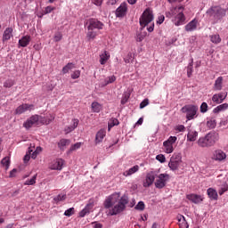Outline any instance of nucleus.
I'll use <instances>...</instances> for the list:
<instances>
[{
	"instance_id": "1",
	"label": "nucleus",
	"mask_w": 228,
	"mask_h": 228,
	"mask_svg": "<svg viewBox=\"0 0 228 228\" xmlns=\"http://www.w3.org/2000/svg\"><path fill=\"white\" fill-rule=\"evenodd\" d=\"M129 204V197L124 194L120 197V192H114L105 199L103 206L105 209H109L110 216H115L124 213L126 206Z\"/></svg>"
},
{
	"instance_id": "2",
	"label": "nucleus",
	"mask_w": 228,
	"mask_h": 228,
	"mask_svg": "<svg viewBox=\"0 0 228 228\" xmlns=\"http://www.w3.org/2000/svg\"><path fill=\"white\" fill-rule=\"evenodd\" d=\"M227 14V11L221 6L214 5L208 8L206 12L207 17L213 20L214 24H217V22H222V20Z\"/></svg>"
},
{
	"instance_id": "3",
	"label": "nucleus",
	"mask_w": 228,
	"mask_h": 228,
	"mask_svg": "<svg viewBox=\"0 0 228 228\" xmlns=\"http://www.w3.org/2000/svg\"><path fill=\"white\" fill-rule=\"evenodd\" d=\"M139 22L142 28H146L147 26V31L152 33L154 31V13L152 12V9L147 8L142 12Z\"/></svg>"
},
{
	"instance_id": "4",
	"label": "nucleus",
	"mask_w": 228,
	"mask_h": 228,
	"mask_svg": "<svg viewBox=\"0 0 228 228\" xmlns=\"http://www.w3.org/2000/svg\"><path fill=\"white\" fill-rule=\"evenodd\" d=\"M218 142V134L208 133L204 137H200L198 140L199 147H213Z\"/></svg>"
},
{
	"instance_id": "5",
	"label": "nucleus",
	"mask_w": 228,
	"mask_h": 228,
	"mask_svg": "<svg viewBox=\"0 0 228 228\" xmlns=\"http://www.w3.org/2000/svg\"><path fill=\"white\" fill-rule=\"evenodd\" d=\"M182 113H186L187 120H193V118H197V113L199 111V107L197 105H185L181 110Z\"/></svg>"
},
{
	"instance_id": "6",
	"label": "nucleus",
	"mask_w": 228,
	"mask_h": 228,
	"mask_svg": "<svg viewBox=\"0 0 228 228\" xmlns=\"http://www.w3.org/2000/svg\"><path fill=\"white\" fill-rule=\"evenodd\" d=\"M175 11L178 13L172 20L173 24H175V26H183L184 22H186V16H184V13H183V12H184V6L180 5L175 8Z\"/></svg>"
},
{
	"instance_id": "7",
	"label": "nucleus",
	"mask_w": 228,
	"mask_h": 228,
	"mask_svg": "<svg viewBox=\"0 0 228 228\" xmlns=\"http://www.w3.org/2000/svg\"><path fill=\"white\" fill-rule=\"evenodd\" d=\"M182 163H183V157H181V154H174L170 159L168 167L170 170H172L173 172H175V170H179V167H181Z\"/></svg>"
},
{
	"instance_id": "8",
	"label": "nucleus",
	"mask_w": 228,
	"mask_h": 228,
	"mask_svg": "<svg viewBox=\"0 0 228 228\" xmlns=\"http://www.w3.org/2000/svg\"><path fill=\"white\" fill-rule=\"evenodd\" d=\"M170 180V175L168 174H160L157 176L155 181V187L158 190H163L167 186V183Z\"/></svg>"
},
{
	"instance_id": "9",
	"label": "nucleus",
	"mask_w": 228,
	"mask_h": 228,
	"mask_svg": "<svg viewBox=\"0 0 228 228\" xmlns=\"http://www.w3.org/2000/svg\"><path fill=\"white\" fill-rule=\"evenodd\" d=\"M176 142V136H169L168 139L163 142L164 152H166V154H172V152H174V143Z\"/></svg>"
},
{
	"instance_id": "10",
	"label": "nucleus",
	"mask_w": 228,
	"mask_h": 228,
	"mask_svg": "<svg viewBox=\"0 0 228 228\" xmlns=\"http://www.w3.org/2000/svg\"><path fill=\"white\" fill-rule=\"evenodd\" d=\"M156 172L151 171L146 174V177L142 183V185L144 188H150V186H152L154 184V181H156Z\"/></svg>"
},
{
	"instance_id": "11",
	"label": "nucleus",
	"mask_w": 228,
	"mask_h": 228,
	"mask_svg": "<svg viewBox=\"0 0 228 228\" xmlns=\"http://www.w3.org/2000/svg\"><path fill=\"white\" fill-rule=\"evenodd\" d=\"M86 26H87V29H102V28L104 27V24H102V22L99 21L96 19H89L86 21Z\"/></svg>"
},
{
	"instance_id": "12",
	"label": "nucleus",
	"mask_w": 228,
	"mask_h": 228,
	"mask_svg": "<svg viewBox=\"0 0 228 228\" xmlns=\"http://www.w3.org/2000/svg\"><path fill=\"white\" fill-rule=\"evenodd\" d=\"M32 110H35V105L24 103L17 107L15 113L16 115H22V113H26V111H31Z\"/></svg>"
},
{
	"instance_id": "13",
	"label": "nucleus",
	"mask_w": 228,
	"mask_h": 228,
	"mask_svg": "<svg viewBox=\"0 0 228 228\" xmlns=\"http://www.w3.org/2000/svg\"><path fill=\"white\" fill-rule=\"evenodd\" d=\"M198 27L199 20H197V18H194L192 20L185 25L184 29L185 31H187V33H191L192 31L197 30Z\"/></svg>"
},
{
	"instance_id": "14",
	"label": "nucleus",
	"mask_w": 228,
	"mask_h": 228,
	"mask_svg": "<svg viewBox=\"0 0 228 228\" xmlns=\"http://www.w3.org/2000/svg\"><path fill=\"white\" fill-rule=\"evenodd\" d=\"M225 99H227V93H219L212 96V101L216 102V104H222Z\"/></svg>"
},
{
	"instance_id": "15",
	"label": "nucleus",
	"mask_w": 228,
	"mask_h": 228,
	"mask_svg": "<svg viewBox=\"0 0 228 228\" xmlns=\"http://www.w3.org/2000/svg\"><path fill=\"white\" fill-rule=\"evenodd\" d=\"M63 159H57L50 164L51 170H61L63 168Z\"/></svg>"
},
{
	"instance_id": "16",
	"label": "nucleus",
	"mask_w": 228,
	"mask_h": 228,
	"mask_svg": "<svg viewBox=\"0 0 228 228\" xmlns=\"http://www.w3.org/2000/svg\"><path fill=\"white\" fill-rule=\"evenodd\" d=\"M39 118L38 115H34L32 117H30L24 124V127L26 129H29L30 127H33V126H35V124H37V122H38Z\"/></svg>"
},
{
	"instance_id": "17",
	"label": "nucleus",
	"mask_w": 228,
	"mask_h": 228,
	"mask_svg": "<svg viewBox=\"0 0 228 228\" xmlns=\"http://www.w3.org/2000/svg\"><path fill=\"white\" fill-rule=\"evenodd\" d=\"M187 131V142H195L199 136V132L193 128H188Z\"/></svg>"
},
{
	"instance_id": "18",
	"label": "nucleus",
	"mask_w": 228,
	"mask_h": 228,
	"mask_svg": "<svg viewBox=\"0 0 228 228\" xmlns=\"http://www.w3.org/2000/svg\"><path fill=\"white\" fill-rule=\"evenodd\" d=\"M127 13V4L122 3L120 6L116 10V17H124Z\"/></svg>"
},
{
	"instance_id": "19",
	"label": "nucleus",
	"mask_w": 228,
	"mask_h": 228,
	"mask_svg": "<svg viewBox=\"0 0 228 228\" xmlns=\"http://www.w3.org/2000/svg\"><path fill=\"white\" fill-rule=\"evenodd\" d=\"M187 199L193 202V204H200L204 200V198L199 194H188Z\"/></svg>"
},
{
	"instance_id": "20",
	"label": "nucleus",
	"mask_w": 228,
	"mask_h": 228,
	"mask_svg": "<svg viewBox=\"0 0 228 228\" xmlns=\"http://www.w3.org/2000/svg\"><path fill=\"white\" fill-rule=\"evenodd\" d=\"M176 220L178 222V225L180 228H189L190 225L188 224V222H186V217L184 216L178 214L176 216Z\"/></svg>"
},
{
	"instance_id": "21",
	"label": "nucleus",
	"mask_w": 228,
	"mask_h": 228,
	"mask_svg": "<svg viewBox=\"0 0 228 228\" xmlns=\"http://www.w3.org/2000/svg\"><path fill=\"white\" fill-rule=\"evenodd\" d=\"M79 126V119H72V125H69L64 128L65 134H69V133H72L76 127Z\"/></svg>"
},
{
	"instance_id": "22",
	"label": "nucleus",
	"mask_w": 228,
	"mask_h": 228,
	"mask_svg": "<svg viewBox=\"0 0 228 228\" xmlns=\"http://www.w3.org/2000/svg\"><path fill=\"white\" fill-rule=\"evenodd\" d=\"M225 158H227V155H225V152L222 150H217L214 153V159H216V161H223Z\"/></svg>"
},
{
	"instance_id": "23",
	"label": "nucleus",
	"mask_w": 228,
	"mask_h": 228,
	"mask_svg": "<svg viewBox=\"0 0 228 228\" xmlns=\"http://www.w3.org/2000/svg\"><path fill=\"white\" fill-rule=\"evenodd\" d=\"M138 170H140V167L134 166V167H130L128 170L124 171L123 175H124V177H131V175H133V174H136V172H138Z\"/></svg>"
},
{
	"instance_id": "24",
	"label": "nucleus",
	"mask_w": 228,
	"mask_h": 228,
	"mask_svg": "<svg viewBox=\"0 0 228 228\" xmlns=\"http://www.w3.org/2000/svg\"><path fill=\"white\" fill-rule=\"evenodd\" d=\"M29 42H31L30 36H24L19 40L20 47H28L29 45Z\"/></svg>"
},
{
	"instance_id": "25",
	"label": "nucleus",
	"mask_w": 228,
	"mask_h": 228,
	"mask_svg": "<svg viewBox=\"0 0 228 228\" xmlns=\"http://www.w3.org/2000/svg\"><path fill=\"white\" fill-rule=\"evenodd\" d=\"M106 136V130L101 129L100 131L97 132L96 136H95V142L96 143H101L103 140L104 137Z\"/></svg>"
},
{
	"instance_id": "26",
	"label": "nucleus",
	"mask_w": 228,
	"mask_h": 228,
	"mask_svg": "<svg viewBox=\"0 0 228 228\" xmlns=\"http://www.w3.org/2000/svg\"><path fill=\"white\" fill-rule=\"evenodd\" d=\"M207 193L211 200H218V192L213 188H208Z\"/></svg>"
},
{
	"instance_id": "27",
	"label": "nucleus",
	"mask_w": 228,
	"mask_h": 228,
	"mask_svg": "<svg viewBox=\"0 0 228 228\" xmlns=\"http://www.w3.org/2000/svg\"><path fill=\"white\" fill-rule=\"evenodd\" d=\"M13 28H7L3 35V40L4 42H6L7 40H10V38H12V37H13Z\"/></svg>"
},
{
	"instance_id": "28",
	"label": "nucleus",
	"mask_w": 228,
	"mask_h": 228,
	"mask_svg": "<svg viewBox=\"0 0 228 228\" xmlns=\"http://www.w3.org/2000/svg\"><path fill=\"white\" fill-rule=\"evenodd\" d=\"M108 60H110V53L104 51V53L100 54V63H101V65H106Z\"/></svg>"
},
{
	"instance_id": "29",
	"label": "nucleus",
	"mask_w": 228,
	"mask_h": 228,
	"mask_svg": "<svg viewBox=\"0 0 228 228\" xmlns=\"http://www.w3.org/2000/svg\"><path fill=\"white\" fill-rule=\"evenodd\" d=\"M67 145H70V140L69 139H61L58 142V147L61 151H65V147H67Z\"/></svg>"
},
{
	"instance_id": "30",
	"label": "nucleus",
	"mask_w": 228,
	"mask_h": 228,
	"mask_svg": "<svg viewBox=\"0 0 228 228\" xmlns=\"http://www.w3.org/2000/svg\"><path fill=\"white\" fill-rule=\"evenodd\" d=\"M92 208H94L93 204H87L86 206V208L84 209H82L81 212L79 213V216L81 218H84V216H86V215H88V213H90V209H92Z\"/></svg>"
},
{
	"instance_id": "31",
	"label": "nucleus",
	"mask_w": 228,
	"mask_h": 228,
	"mask_svg": "<svg viewBox=\"0 0 228 228\" xmlns=\"http://www.w3.org/2000/svg\"><path fill=\"white\" fill-rule=\"evenodd\" d=\"M224 82V77H219L216 79L214 84V90L220 91L222 90V83Z\"/></svg>"
},
{
	"instance_id": "32",
	"label": "nucleus",
	"mask_w": 228,
	"mask_h": 228,
	"mask_svg": "<svg viewBox=\"0 0 228 228\" xmlns=\"http://www.w3.org/2000/svg\"><path fill=\"white\" fill-rule=\"evenodd\" d=\"M91 108H92L94 113H100L101 110H102V105H101V103H99L97 102H94L91 104Z\"/></svg>"
},
{
	"instance_id": "33",
	"label": "nucleus",
	"mask_w": 228,
	"mask_h": 228,
	"mask_svg": "<svg viewBox=\"0 0 228 228\" xmlns=\"http://www.w3.org/2000/svg\"><path fill=\"white\" fill-rule=\"evenodd\" d=\"M225 110H228V103L218 105L213 110V113H220V111H225Z\"/></svg>"
},
{
	"instance_id": "34",
	"label": "nucleus",
	"mask_w": 228,
	"mask_h": 228,
	"mask_svg": "<svg viewBox=\"0 0 228 228\" xmlns=\"http://www.w3.org/2000/svg\"><path fill=\"white\" fill-rule=\"evenodd\" d=\"M186 131V126L184 125H176L174 126L175 134H179V133H184Z\"/></svg>"
},
{
	"instance_id": "35",
	"label": "nucleus",
	"mask_w": 228,
	"mask_h": 228,
	"mask_svg": "<svg viewBox=\"0 0 228 228\" xmlns=\"http://www.w3.org/2000/svg\"><path fill=\"white\" fill-rule=\"evenodd\" d=\"M95 37H97V31L92 30V29H87L86 33V38L87 40H95Z\"/></svg>"
},
{
	"instance_id": "36",
	"label": "nucleus",
	"mask_w": 228,
	"mask_h": 228,
	"mask_svg": "<svg viewBox=\"0 0 228 228\" xmlns=\"http://www.w3.org/2000/svg\"><path fill=\"white\" fill-rule=\"evenodd\" d=\"M72 69H76V65L72 62H69L62 68V74H68L69 70H72Z\"/></svg>"
},
{
	"instance_id": "37",
	"label": "nucleus",
	"mask_w": 228,
	"mask_h": 228,
	"mask_svg": "<svg viewBox=\"0 0 228 228\" xmlns=\"http://www.w3.org/2000/svg\"><path fill=\"white\" fill-rule=\"evenodd\" d=\"M37 183V175H33V177L28 178L25 181V186H33Z\"/></svg>"
},
{
	"instance_id": "38",
	"label": "nucleus",
	"mask_w": 228,
	"mask_h": 228,
	"mask_svg": "<svg viewBox=\"0 0 228 228\" xmlns=\"http://www.w3.org/2000/svg\"><path fill=\"white\" fill-rule=\"evenodd\" d=\"M1 164L3 165V167H5V170H8L10 168V158L9 157H5L1 160Z\"/></svg>"
},
{
	"instance_id": "39",
	"label": "nucleus",
	"mask_w": 228,
	"mask_h": 228,
	"mask_svg": "<svg viewBox=\"0 0 228 228\" xmlns=\"http://www.w3.org/2000/svg\"><path fill=\"white\" fill-rule=\"evenodd\" d=\"M115 81H117V77H115L114 75L108 77L104 80L105 82L104 86H106L107 85H111V83H115Z\"/></svg>"
},
{
	"instance_id": "40",
	"label": "nucleus",
	"mask_w": 228,
	"mask_h": 228,
	"mask_svg": "<svg viewBox=\"0 0 228 228\" xmlns=\"http://www.w3.org/2000/svg\"><path fill=\"white\" fill-rule=\"evenodd\" d=\"M193 74V61H191L187 66V77H191Z\"/></svg>"
},
{
	"instance_id": "41",
	"label": "nucleus",
	"mask_w": 228,
	"mask_h": 228,
	"mask_svg": "<svg viewBox=\"0 0 228 228\" xmlns=\"http://www.w3.org/2000/svg\"><path fill=\"white\" fill-rule=\"evenodd\" d=\"M210 40L213 44H220V42H222V39L218 34L212 35Z\"/></svg>"
},
{
	"instance_id": "42",
	"label": "nucleus",
	"mask_w": 228,
	"mask_h": 228,
	"mask_svg": "<svg viewBox=\"0 0 228 228\" xmlns=\"http://www.w3.org/2000/svg\"><path fill=\"white\" fill-rule=\"evenodd\" d=\"M134 209H136V211H143L145 209V203L143 201H139L134 207Z\"/></svg>"
},
{
	"instance_id": "43",
	"label": "nucleus",
	"mask_w": 228,
	"mask_h": 228,
	"mask_svg": "<svg viewBox=\"0 0 228 228\" xmlns=\"http://www.w3.org/2000/svg\"><path fill=\"white\" fill-rule=\"evenodd\" d=\"M65 199H67V195L61 193L57 195L53 200H55V202H61V200H65Z\"/></svg>"
},
{
	"instance_id": "44",
	"label": "nucleus",
	"mask_w": 228,
	"mask_h": 228,
	"mask_svg": "<svg viewBox=\"0 0 228 228\" xmlns=\"http://www.w3.org/2000/svg\"><path fill=\"white\" fill-rule=\"evenodd\" d=\"M145 37H147V32L145 31L137 34V37H136L137 42H143V38H145Z\"/></svg>"
},
{
	"instance_id": "45",
	"label": "nucleus",
	"mask_w": 228,
	"mask_h": 228,
	"mask_svg": "<svg viewBox=\"0 0 228 228\" xmlns=\"http://www.w3.org/2000/svg\"><path fill=\"white\" fill-rule=\"evenodd\" d=\"M15 85V82L12 79H8L4 83V88H12Z\"/></svg>"
},
{
	"instance_id": "46",
	"label": "nucleus",
	"mask_w": 228,
	"mask_h": 228,
	"mask_svg": "<svg viewBox=\"0 0 228 228\" xmlns=\"http://www.w3.org/2000/svg\"><path fill=\"white\" fill-rule=\"evenodd\" d=\"M77 149H81V142H77L69 148V152H74V151H77Z\"/></svg>"
},
{
	"instance_id": "47",
	"label": "nucleus",
	"mask_w": 228,
	"mask_h": 228,
	"mask_svg": "<svg viewBox=\"0 0 228 228\" xmlns=\"http://www.w3.org/2000/svg\"><path fill=\"white\" fill-rule=\"evenodd\" d=\"M207 126H208V127H211V129H214V127H216V120H215V118H210L207 122Z\"/></svg>"
},
{
	"instance_id": "48",
	"label": "nucleus",
	"mask_w": 228,
	"mask_h": 228,
	"mask_svg": "<svg viewBox=\"0 0 228 228\" xmlns=\"http://www.w3.org/2000/svg\"><path fill=\"white\" fill-rule=\"evenodd\" d=\"M41 151H42V147H40V146L37 147L36 151H33V153L31 154L32 159H36L37 157L38 156V153Z\"/></svg>"
},
{
	"instance_id": "49",
	"label": "nucleus",
	"mask_w": 228,
	"mask_h": 228,
	"mask_svg": "<svg viewBox=\"0 0 228 228\" xmlns=\"http://www.w3.org/2000/svg\"><path fill=\"white\" fill-rule=\"evenodd\" d=\"M81 76V70L77 69L73 71L71 74V79H79V77Z\"/></svg>"
},
{
	"instance_id": "50",
	"label": "nucleus",
	"mask_w": 228,
	"mask_h": 228,
	"mask_svg": "<svg viewBox=\"0 0 228 228\" xmlns=\"http://www.w3.org/2000/svg\"><path fill=\"white\" fill-rule=\"evenodd\" d=\"M61 38H63V35L61 34V32H56L53 37L54 42H60Z\"/></svg>"
},
{
	"instance_id": "51",
	"label": "nucleus",
	"mask_w": 228,
	"mask_h": 228,
	"mask_svg": "<svg viewBox=\"0 0 228 228\" xmlns=\"http://www.w3.org/2000/svg\"><path fill=\"white\" fill-rule=\"evenodd\" d=\"M208 103L202 102L200 105V113H208Z\"/></svg>"
},
{
	"instance_id": "52",
	"label": "nucleus",
	"mask_w": 228,
	"mask_h": 228,
	"mask_svg": "<svg viewBox=\"0 0 228 228\" xmlns=\"http://www.w3.org/2000/svg\"><path fill=\"white\" fill-rule=\"evenodd\" d=\"M157 161H159V163H165L167 161V158H165V155L163 154H159L156 156Z\"/></svg>"
},
{
	"instance_id": "53",
	"label": "nucleus",
	"mask_w": 228,
	"mask_h": 228,
	"mask_svg": "<svg viewBox=\"0 0 228 228\" xmlns=\"http://www.w3.org/2000/svg\"><path fill=\"white\" fill-rule=\"evenodd\" d=\"M74 215V208H70L64 212L65 216H72Z\"/></svg>"
},
{
	"instance_id": "54",
	"label": "nucleus",
	"mask_w": 228,
	"mask_h": 228,
	"mask_svg": "<svg viewBox=\"0 0 228 228\" xmlns=\"http://www.w3.org/2000/svg\"><path fill=\"white\" fill-rule=\"evenodd\" d=\"M146 106H149V99H144L141 103H140V109L143 110Z\"/></svg>"
},
{
	"instance_id": "55",
	"label": "nucleus",
	"mask_w": 228,
	"mask_h": 228,
	"mask_svg": "<svg viewBox=\"0 0 228 228\" xmlns=\"http://www.w3.org/2000/svg\"><path fill=\"white\" fill-rule=\"evenodd\" d=\"M227 190H228L227 183L223 184L219 190V195H222L224 191H227Z\"/></svg>"
},
{
	"instance_id": "56",
	"label": "nucleus",
	"mask_w": 228,
	"mask_h": 228,
	"mask_svg": "<svg viewBox=\"0 0 228 228\" xmlns=\"http://www.w3.org/2000/svg\"><path fill=\"white\" fill-rule=\"evenodd\" d=\"M131 60H133V53H129L127 56L124 59L125 63H130Z\"/></svg>"
},
{
	"instance_id": "57",
	"label": "nucleus",
	"mask_w": 228,
	"mask_h": 228,
	"mask_svg": "<svg viewBox=\"0 0 228 228\" xmlns=\"http://www.w3.org/2000/svg\"><path fill=\"white\" fill-rule=\"evenodd\" d=\"M165 22V15H159L157 19V24H161Z\"/></svg>"
},
{
	"instance_id": "58",
	"label": "nucleus",
	"mask_w": 228,
	"mask_h": 228,
	"mask_svg": "<svg viewBox=\"0 0 228 228\" xmlns=\"http://www.w3.org/2000/svg\"><path fill=\"white\" fill-rule=\"evenodd\" d=\"M114 126H118V119L114 118L112 122L109 124V129L110 127H113Z\"/></svg>"
},
{
	"instance_id": "59",
	"label": "nucleus",
	"mask_w": 228,
	"mask_h": 228,
	"mask_svg": "<svg viewBox=\"0 0 228 228\" xmlns=\"http://www.w3.org/2000/svg\"><path fill=\"white\" fill-rule=\"evenodd\" d=\"M54 10V7L53 6H47L45 10V13H51V12H53Z\"/></svg>"
},
{
	"instance_id": "60",
	"label": "nucleus",
	"mask_w": 228,
	"mask_h": 228,
	"mask_svg": "<svg viewBox=\"0 0 228 228\" xmlns=\"http://www.w3.org/2000/svg\"><path fill=\"white\" fill-rule=\"evenodd\" d=\"M17 174V169H12L11 172H10V177H15V175Z\"/></svg>"
},
{
	"instance_id": "61",
	"label": "nucleus",
	"mask_w": 228,
	"mask_h": 228,
	"mask_svg": "<svg viewBox=\"0 0 228 228\" xmlns=\"http://www.w3.org/2000/svg\"><path fill=\"white\" fill-rule=\"evenodd\" d=\"M94 4L96 6H101V4H102V0H94Z\"/></svg>"
},
{
	"instance_id": "62",
	"label": "nucleus",
	"mask_w": 228,
	"mask_h": 228,
	"mask_svg": "<svg viewBox=\"0 0 228 228\" xmlns=\"http://www.w3.org/2000/svg\"><path fill=\"white\" fill-rule=\"evenodd\" d=\"M53 118H54L53 116H50V118H49L47 121H45L44 124H45L46 126H47L48 124H51V122H53Z\"/></svg>"
},
{
	"instance_id": "63",
	"label": "nucleus",
	"mask_w": 228,
	"mask_h": 228,
	"mask_svg": "<svg viewBox=\"0 0 228 228\" xmlns=\"http://www.w3.org/2000/svg\"><path fill=\"white\" fill-rule=\"evenodd\" d=\"M93 228H102V224L100 223H94Z\"/></svg>"
},
{
	"instance_id": "64",
	"label": "nucleus",
	"mask_w": 228,
	"mask_h": 228,
	"mask_svg": "<svg viewBox=\"0 0 228 228\" xmlns=\"http://www.w3.org/2000/svg\"><path fill=\"white\" fill-rule=\"evenodd\" d=\"M30 159H31V156L26 154V155L24 156V162H25V163H28V161H29Z\"/></svg>"
}]
</instances>
